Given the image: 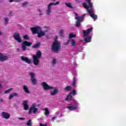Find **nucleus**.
<instances>
[{"mask_svg": "<svg viewBox=\"0 0 126 126\" xmlns=\"http://www.w3.org/2000/svg\"><path fill=\"white\" fill-rule=\"evenodd\" d=\"M86 1L88 2L89 6L87 5L86 2H84L83 3V6L84 8L87 9V12L90 15L92 18H93L94 21L97 19L96 15L94 14V9H93V4L91 2V0H85Z\"/></svg>", "mask_w": 126, "mask_h": 126, "instance_id": "nucleus-1", "label": "nucleus"}, {"mask_svg": "<svg viewBox=\"0 0 126 126\" xmlns=\"http://www.w3.org/2000/svg\"><path fill=\"white\" fill-rule=\"evenodd\" d=\"M61 49H62L61 43L57 40L55 41L52 46V51L54 53H58L61 51Z\"/></svg>", "mask_w": 126, "mask_h": 126, "instance_id": "nucleus-2", "label": "nucleus"}, {"mask_svg": "<svg viewBox=\"0 0 126 126\" xmlns=\"http://www.w3.org/2000/svg\"><path fill=\"white\" fill-rule=\"evenodd\" d=\"M42 57L41 51H37L36 55L33 56V63L35 65H38L40 63V58Z\"/></svg>", "mask_w": 126, "mask_h": 126, "instance_id": "nucleus-3", "label": "nucleus"}, {"mask_svg": "<svg viewBox=\"0 0 126 126\" xmlns=\"http://www.w3.org/2000/svg\"><path fill=\"white\" fill-rule=\"evenodd\" d=\"M31 46H32V42L25 40L22 43V49L23 51H25L27 50V47H31Z\"/></svg>", "mask_w": 126, "mask_h": 126, "instance_id": "nucleus-4", "label": "nucleus"}, {"mask_svg": "<svg viewBox=\"0 0 126 126\" xmlns=\"http://www.w3.org/2000/svg\"><path fill=\"white\" fill-rule=\"evenodd\" d=\"M60 3V1H57L56 3L51 2L48 5V9L46 10V14L50 15L52 12V5H58Z\"/></svg>", "mask_w": 126, "mask_h": 126, "instance_id": "nucleus-5", "label": "nucleus"}, {"mask_svg": "<svg viewBox=\"0 0 126 126\" xmlns=\"http://www.w3.org/2000/svg\"><path fill=\"white\" fill-rule=\"evenodd\" d=\"M38 108H36V105L33 104L30 109L29 114H32V113H33V114H37V112H38Z\"/></svg>", "mask_w": 126, "mask_h": 126, "instance_id": "nucleus-6", "label": "nucleus"}, {"mask_svg": "<svg viewBox=\"0 0 126 126\" xmlns=\"http://www.w3.org/2000/svg\"><path fill=\"white\" fill-rule=\"evenodd\" d=\"M31 30H32L33 34H37L38 32H40V31L42 30V29H41V28L40 27L31 28Z\"/></svg>", "mask_w": 126, "mask_h": 126, "instance_id": "nucleus-7", "label": "nucleus"}, {"mask_svg": "<svg viewBox=\"0 0 126 126\" xmlns=\"http://www.w3.org/2000/svg\"><path fill=\"white\" fill-rule=\"evenodd\" d=\"M30 75L31 76V80L32 82V84H33V85L37 84L38 81H37V79L35 78V74H34V73H30Z\"/></svg>", "mask_w": 126, "mask_h": 126, "instance_id": "nucleus-8", "label": "nucleus"}, {"mask_svg": "<svg viewBox=\"0 0 126 126\" xmlns=\"http://www.w3.org/2000/svg\"><path fill=\"white\" fill-rule=\"evenodd\" d=\"M42 86L44 90H51L52 89H54V87L50 86L45 82H43L42 83Z\"/></svg>", "mask_w": 126, "mask_h": 126, "instance_id": "nucleus-9", "label": "nucleus"}, {"mask_svg": "<svg viewBox=\"0 0 126 126\" xmlns=\"http://www.w3.org/2000/svg\"><path fill=\"white\" fill-rule=\"evenodd\" d=\"M93 30V28H91L90 29H88L87 31L84 30L83 31V33L84 34V37L88 36L89 34L90 33V32H91Z\"/></svg>", "mask_w": 126, "mask_h": 126, "instance_id": "nucleus-10", "label": "nucleus"}, {"mask_svg": "<svg viewBox=\"0 0 126 126\" xmlns=\"http://www.w3.org/2000/svg\"><path fill=\"white\" fill-rule=\"evenodd\" d=\"M21 61L23 62H25L27 63L30 64L31 63V60L28 58V57H25L24 56H21L20 57Z\"/></svg>", "mask_w": 126, "mask_h": 126, "instance_id": "nucleus-11", "label": "nucleus"}, {"mask_svg": "<svg viewBox=\"0 0 126 126\" xmlns=\"http://www.w3.org/2000/svg\"><path fill=\"white\" fill-rule=\"evenodd\" d=\"M8 59V57L0 53V62H5Z\"/></svg>", "mask_w": 126, "mask_h": 126, "instance_id": "nucleus-12", "label": "nucleus"}, {"mask_svg": "<svg viewBox=\"0 0 126 126\" xmlns=\"http://www.w3.org/2000/svg\"><path fill=\"white\" fill-rule=\"evenodd\" d=\"M1 116L4 119L8 120V119H9V117H10V114L7 112H2Z\"/></svg>", "mask_w": 126, "mask_h": 126, "instance_id": "nucleus-13", "label": "nucleus"}, {"mask_svg": "<svg viewBox=\"0 0 126 126\" xmlns=\"http://www.w3.org/2000/svg\"><path fill=\"white\" fill-rule=\"evenodd\" d=\"M75 19H77V21L76 22V27H80V22H82V21L80 19V18L76 17Z\"/></svg>", "mask_w": 126, "mask_h": 126, "instance_id": "nucleus-14", "label": "nucleus"}, {"mask_svg": "<svg viewBox=\"0 0 126 126\" xmlns=\"http://www.w3.org/2000/svg\"><path fill=\"white\" fill-rule=\"evenodd\" d=\"M28 102H27V100L24 101L23 102V106L24 109L25 110V111L28 110V109H29V106H28Z\"/></svg>", "mask_w": 126, "mask_h": 126, "instance_id": "nucleus-15", "label": "nucleus"}, {"mask_svg": "<svg viewBox=\"0 0 126 126\" xmlns=\"http://www.w3.org/2000/svg\"><path fill=\"white\" fill-rule=\"evenodd\" d=\"M45 35H46V32H45L40 31V32H38V33H37V37H38V38H42V37H43V36H45Z\"/></svg>", "mask_w": 126, "mask_h": 126, "instance_id": "nucleus-16", "label": "nucleus"}, {"mask_svg": "<svg viewBox=\"0 0 126 126\" xmlns=\"http://www.w3.org/2000/svg\"><path fill=\"white\" fill-rule=\"evenodd\" d=\"M91 36H85L84 38V41L86 43H90L91 42Z\"/></svg>", "mask_w": 126, "mask_h": 126, "instance_id": "nucleus-17", "label": "nucleus"}, {"mask_svg": "<svg viewBox=\"0 0 126 126\" xmlns=\"http://www.w3.org/2000/svg\"><path fill=\"white\" fill-rule=\"evenodd\" d=\"M54 91L51 92L50 95H52V96H54V95H56V94H58L59 92V89L58 88H54Z\"/></svg>", "mask_w": 126, "mask_h": 126, "instance_id": "nucleus-18", "label": "nucleus"}, {"mask_svg": "<svg viewBox=\"0 0 126 126\" xmlns=\"http://www.w3.org/2000/svg\"><path fill=\"white\" fill-rule=\"evenodd\" d=\"M68 42H70V43H71V46H72V47H74V46H75L76 44V42L75 41V40L74 39H69Z\"/></svg>", "mask_w": 126, "mask_h": 126, "instance_id": "nucleus-19", "label": "nucleus"}, {"mask_svg": "<svg viewBox=\"0 0 126 126\" xmlns=\"http://www.w3.org/2000/svg\"><path fill=\"white\" fill-rule=\"evenodd\" d=\"M16 40L18 43H21L22 42V40H21V37H20V34L19 33H16Z\"/></svg>", "mask_w": 126, "mask_h": 126, "instance_id": "nucleus-20", "label": "nucleus"}, {"mask_svg": "<svg viewBox=\"0 0 126 126\" xmlns=\"http://www.w3.org/2000/svg\"><path fill=\"white\" fill-rule=\"evenodd\" d=\"M23 87L24 91H25L26 93H27L28 94H30V91H29V90L28 89V87H27V86H23Z\"/></svg>", "mask_w": 126, "mask_h": 126, "instance_id": "nucleus-21", "label": "nucleus"}, {"mask_svg": "<svg viewBox=\"0 0 126 126\" xmlns=\"http://www.w3.org/2000/svg\"><path fill=\"white\" fill-rule=\"evenodd\" d=\"M67 108L70 111H74L75 110H77V107L74 106H67Z\"/></svg>", "mask_w": 126, "mask_h": 126, "instance_id": "nucleus-22", "label": "nucleus"}, {"mask_svg": "<svg viewBox=\"0 0 126 126\" xmlns=\"http://www.w3.org/2000/svg\"><path fill=\"white\" fill-rule=\"evenodd\" d=\"M40 46H41V43L40 42H38V43L34 44L32 46V48H33V49H38V48H40Z\"/></svg>", "mask_w": 126, "mask_h": 126, "instance_id": "nucleus-23", "label": "nucleus"}, {"mask_svg": "<svg viewBox=\"0 0 126 126\" xmlns=\"http://www.w3.org/2000/svg\"><path fill=\"white\" fill-rule=\"evenodd\" d=\"M72 99V96L70 94L67 96L66 98L65 99V101H68L69 100H71Z\"/></svg>", "mask_w": 126, "mask_h": 126, "instance_id": "nucleus-24", "label": "nucleus"}, {"mask_svg": "<svg viewBox=\"0 0 126 126\" xmlns=\"http://www.w3.org/2000/svg\"><path fill=\"white\" fill-rule=\"evenodd\" d=\"M45 112L44 115L47 116V115H49L50 114V111L49 110V108H44Z\"/></svg>", "mask_w": 126, "mask_h": 126, "instance_id": "nucleus-25", "label": "nucleus"}, {"mask_svg": "<svg viewBox=\"0 0 126 126\" xmlns=\"http://www.w3.org/2000/svg\"><path fill=\"white\" fill-rule=\"evenodd\" d=\"M75 37H76V34H75L70 33L69 34V39H71L72 38H75Z\"/></svg>", "mask_w": 126, "mask_h": 126, "instance_id": "nucleus-26", "label": "nucleus"}, {"mask_svg": "<svg viewBox=\"0 0 126 126\" xmlns=\"http://www.w3.org/2000/svg\"><path fill=\"white\" fill-rule=\"evenodd\" d=\"M13 90V88H11L8 90H5L4 92V94H8V93H10V92Z\"/></svg>", "mask_w": 126, "mask_h": 126, "instance_id": "nucleus-27", "label": "nucleus"}, {"mask_svg": "<svg viewBox=\"0 0 126 126\" xmlns=\"http://www.w3.org/2000/svg\"><path fill=\"white\" fill-rule=\"evenodd\" d=\"M16 93H14L13 94H10L9 96V100H11L12 98H13L14 97H16Z\"/></svg>", "mask_w": 126, "mask_h": 126, "instance_id": "nucleus-28", "label": "nucleus"}, {"mask_svg": "<svg viewBox=\"0 0 126 126\" xmlns=\"http://www.w3.org/2000/svg\"><path fill=\"white\" fill-rule=\"evenodd\" d=\"M73 82L72 83V86H75L76 85V78L75 77H74L73 78Z\"/></svg>", "mask_w": 126, "mask_h": 126, "instance_id": "nucleus-29", "label": "nucleus"}, {"mask_svg": "<svg viewBox=\"0 0 126 126\" xmlns=\"http://www.w3.org/2000/svg\"><path fill=\"white\" fill-rule=\"evenodd\" d=\"M65 5L67 6L69 8H73V7L71 5V3H65Z\"/></svg>", "mask_w": 126, "mask_h": 126, "instance_id": "nucleus-30", "label": "nucleus"}, {"mask_svg": "<svg viewBox=\"0 0 126 126\" xmlns=\"http://www.w3.org/2000/svg\"><path fill=\"white\" fill-rule=\"evenodd\" d=\"M28 4H29V2L27 1L22 3V6L23 7H26Z\"/></svg>", "mask_w": 126, "mask_h": 126, "instance_id": "nucleus-31", "label": "nucleus"}, {"mask_svg": "<svg viewBox=\"0 0 126 126\" xmlns=\"http://www.w3.org/2000/svg\"><path fill=\"white\" fill-rule=\"evenodd\" d=\"M86 14H84L83 15H82V16L81 17H79L80 19L82 21H84V17L85 16H86Z\"/></svg>", "mask_w": 126, "mask_h": 126, "instance_id": "nucleus-32", "label": "nucleus"}, {"mask_svg": "<svg viewBox=\"0 0 126 126\" xmlns=\"http://www.w3.org/2000/svg\"><path fill=\"white\" fill-rule=\"evenodd\" d=\"M64 90L65 91H69L71 90V87L70 86H66L65 88L64 89Z\"/></svg>", "mask_w": 126, "mask_h": 126, "instance_id": "nucleus-33", "label": "nucleus"}, {"mask_svg": "<svg viewBox=\"0 0 126 126\" xmlns=\"http://www.w3.org/2000/svg\"><path fill=\"white\" fill-rule=\"evenodd\" d=\"M27 126H32V123H31V119H30L28 121V122L27 123Z\"/></svg>", "mask_w": 126, "mask_h": 126, "instance_id": "nucleus-34", "label": "nucleus"}, {"mask_svg": "<svg viewBox=\"0 0 126 126\" xmlns=\"http://www.w3.org/2000/svg\"><path fill=\"white\" fill-rule=\"evenodd\" d=\"M24 40H29V36L28 35H25L23 36Z\"/></svg>", "mask_w": 126, "mask_h": 126, "instance_id": "nucleus-35", "label": "nucleus"}, {"mask_svg": "<svg viewBox=\"0 0 126 126\" xmlns=\"http://www.w3.org/2000/svg\"><path fill=\"white\" fill-rule=\"evenodd\" d=\"M71 95L72 94L73 95H75L76 94V91L75 90H74L71 92V93H69Z\"/></svg>", "mask_w": 126, "mask_h": 126, "instance_id": "nucleus-36", "label": "nucleus"}, {"mask_svg": "<svg viewBox=\"0 0 126 126\" xmlns=\"http://www.w3.org/2000/svg\"><path fill=\"white\" fill-rule=\"evenodd\" d=\"M60 35L61 36V37H63V30H61L60 32Z\"/></svg>", "mask_w": 126, "mask_h": 126, "instance_id": "nucleus-37", "label": "nucleus"}, {"mask_svg": "<svg viewBox=\"0 0 126 126\" xmlns=\"http://www.w3.org/2000/svg\"><path fill=\"white\" fill-rule=\"evenodd\" d=\"M37 11H38V12H39V15H43V13H42V10H41V9H38Z\"/></svg>", "mask_w": 126, "mask_h": 126, "instance_id": "nucleus-38", "label": "nucleus"}, {"mask_svg": "<svg viewBox=\"0 0 126 126\" xmlns=\"http://www.w3.org/2000/svg\"><path fill=\"white\" fill-rule=\"evenodd\" d=\"M56 59H53V61H52V64H56Z\"/></svg>", "mask_w": 126, "mask_h": 126, "instance_id": "nucleus-39", "label": "nucleus"}, {"mask_svg": "<svg viewBox=\"0 0 126 126\" xmlns=\"http://www.w3.org/2000/svg\"><path fill=\"white\" fill-rule=\"evenodd\" d=\"M4 21L5 23H7V22L9 21L8 18H4Z\"/></svg>", "mask_w": 126, "mask_h": 126, "instance_id": "nucleus-40", "label": "nucleus"}, {"mask_svg": "<svg viewBox=\"0 0 126 126\" xmlns=\"http://www.w3.org/2000/svg\"><path fill=\"white\" fill-rule=\"evenodd\" d=\"M40 126H47V124H43L42 123H39Z\"/></svg>", "mask_w": 126, "mask_h": 126, "instance_id": "nucleus-41", "label": "nucleus"}, {"mask_svg": "<svg viewBox=\"0 0 126 126\" xmlns=\"http://www.w3.org/2000/svg\"><path fill=\"white\" fill-rule=\"evenodd\" d=\"M14 38L15 40H16V33H15L14 34Z\"/></svg>", "mask_w": 126, "mask_h": 126, "instance_id": "nucleus-42", "label": "nucleus"}, {"mask_svg": "<svg viewBox=\"0 0 126 126\" xmlns=\"http://www.w3.org/2000/svg\"><path fill=\"white\" fill-rule=\"evenodd\" d=\"M19 120H22L23 121H24V120H25V118H19Z\"/></svg>", "mask_w": 126, "mask_h": 126, "instance_id": "nucleus-43", "label": "nucleus"}, {"mask_svg": "<svg viewBox=\"0 0 126 126\" xmlns=\"http://www.w3.org/2000/svg\"><path fill=\"white\" fill-rule=\"evenodd\" d=\"M57 119V116H55L54 117H52V120H56Z\"/></svg>", "mask_w": 126, "mask_h": 126, "instance_id": "nucleus-44", "label": "nucleus"}, {"mask_svg": "<svg viewBox=\"0 0 126 126\" xmlns=\"http://www.w3.org/2000/svg\"><path fill=\"white\" fill-rule=\"evenodd\" d=\"M56 116H59L60 115V112H56Z\"/></svg>", "mask_w": 126, "mask_h": 126, "instance_id": "nucleus-45", "label": "nucleus"}, {"mask_svg": "<svg viewBox=\"0 0 126 126\" xmlns=\"http://www.w3.org/2000/svg\"><path fill=\"white\" fill-rule=\"evenodd\" d=\"M9 2H12L13 0H9Z\"/></svg>", "mask_w": 126, "mask_h": 126, "instance_id": "nucleus-46", "label": "nucleus"}, {"mask_svg": "<svg viewBox=\"0 0 126 126\" xmlns=\"http://www.w3.org/2000/svg\"><path fill=\"white\" fill-rule=\"evenodd\" d=\"M12 12H10V15L12 16Z\"/></svg>", "mask_w": 126, "mask_h": 126, "instance_id": "nucleus-47", "label": "nucleus"}, {"mask_svg": "<svg viewBox=\"0 0 126 126\" xmlns=\"http://www.w3.org/2000/svg\"><path fill=\"white\" fill-rule=\"evenodd\" d=\"M0 102H3V100H2V99H1V98H0Z\"/></svg>", "mask_w": 126, "mask_h": 126, "instance_id": "nucleus-48", "label": "nucleus"}, {"mask_svg": "<svg viewBox=\"0 0 126 126\" xmlns=\"http://www.w3.org/2000/svg\"><path fill=\"white\" fill-rule=\"evenodd\" d=\"M2 33H1V32L0 31V36L1 35H2Z\"/></svg>", "mask_w": 126, "mask_h": 126, "instance_id": "nucleus-49", "label": "nucleus"}, {"mask_svg": "<svg viewBox=\"0 0 126 126\" xmlns=\"http://www.w3.org/2000/svg\"><path fill=\"white\" fill-rule=\"evenodd\" d=\"M75 15H77V16L78 15V14L76 13H75Z\"/></svg>", "mask_w": 126, "mask_h": 126, "instance_id": "nucleus-50", "label": "nucleus"}, {"mask_svg": "<svg viewBox=\"0 0 126 126\" xmlns=\"http://www.w3.org/2000/svg\"><path fill=\"white\" fill-rule=\"evenodd\" d=\"M18 96H19L18 94H16V96L18 97Z\"/></svg>", "mask_w": 126, "mask_h": 126, "instance_id": "nucleus-51", "label": "nucleus"}, {"mask_svg": "<svg viewBox=\"0 0 126 126\" xmlns=\"http://www.w3.org/2000/svg\"><path fill=\"white\" fill-rule=\"evenodd\" d=\"M61 117H63V115L61 114Z\"/></svg>", "mask_w": 126, "mask_h": 126, "instance_id": "nucleus-52", "label": "nucleus"}, {"mask_svg": "<svg viewBox=\"0 0 126 126\" xmlns=\"http://www.w3.org/2000/svg\"><path fill=\"white\" fill-rule=\"evenodd\" d=\"M58 38H59L58 36H56V39H58Z\"/></svg>", "mask_w": 126, "mask_h": 126, "instance_id": "nucleus-53", "label": "nucleus"}, {"mask_svg": "<svg viewBox=\"0 0 126 126\" xmlns=\"http://www.w3.org/2000/svg\"><path fill=\"white\" fill-rule=\"evenodd\" d=\"M56 0H53V1H55Z\"/></svg>", "mask_w": 126, "mask_h": 126, "instance_id": "nucleus-54", "label": "nucleus"}]
</instances>
